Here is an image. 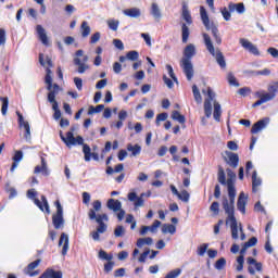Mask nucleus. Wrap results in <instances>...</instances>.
I'll return each instance as SVG.
<instances>
[{"label": "nucleus", "mask_w": 278, "mask_h": 278, "mask_svg": "<svg viewBox=\"0 0 278 278\" xmlns=\"http://www.w3.org/2000/svg\"><path fill=\"white\" fill-rule=\"evenodd\" d=\"M219 184L222 186H227L228 188V200H224L223 205L224 210L227 214L226 225H229L231 231L232 240H247V235L244 233V229L242 228V224H238V219H236L235 211H233V203H236V176H225L220 175L218 177ZM240 233V236H239Z\"/></svg>", "instance_id": "nucleus-1"}, {"label": "nucleus", "mask_w": 278, "mask_h": 278, "mask_svg": "<svg viewBox=\"0 0 278 278\" xmlns=\"http://www.w3.org/2000/svg\"><path fill=\"white\" fill-rule=\"evenodd\" d=\"M101 201L96 200L92 202V207L88 211L89 220H96L99 225L97 230L90 233L92 240L96 242H99L100 240L99 233H105V231H108V225L105 223L110 220L108 214H97V212H101Z\"/></svg>", "instance_id": "nucleus-2"}, {"label": "nucleus", "mask_w": 278, "mask_h": 278, "mask_svg": "<svg viewBox=\"0 0 278 278\" xmlns=\"http://www.w3.org/2000/svg\"><path fill=\"white\" fill-rule=\"evenodd\" d=\"M197 55V48L194 45L189 43L184 50V58L180 61V66L188 79V81H192L194 77V67L192 65V58Z\"/></svg>", "instance_id": "nucleus-3"}, {"label": "nucleus", "mask_w": 278, "mask_h": 278, "mask_svg": "<svg viewBox=\"0 0 278 278\" xmlns=\"http://www.w3.org/2000/svg\"><path fill=\"white\" fill-rule=\"evenodd\" d=\"M202 36L208 53H211L213 58H215L218 66H220V68H227V62L225 61V55L219 49L216 50L214 48V43H212V38L210 37V35H207V33H204Z\"/></svg>", "instance_id": "nucleus-4"}, {"label": "nucleus", "mask_w": 278, "mask_h": 278, "mask_svg": "<svg viewBox=\"0 0 278 278\" xmlns=\"http://www.w3.org/2000/svg\"><path fill=\"white\" fill-rule=\"evenodd\" d=\"M200 16L205 29L207 31H212L216 45H223V38L218 35V27L214 25V23H210V15H207L205 7H200Z\"/></svg>", "instance_id": "nucleus-5"}, {"label": "nucleus", "mask_w": 278, "mask_h": 278, "mask_svg": "<svg viewBox=\"0 0 278 278\" xmlns=\"http://www.w3.org/2000/svg\"><path fill=\"white\" fill-rule=\"evenodd\" d=\"M59 92L60 85L53 84V91L48 93V101L51 103L52 110L54 111V121H60V118H62V111H60V105L58 104V100H55V97H58Z\"/></svg>", "instance_id": "nucleus-6"}, {"label": "nucleus", "mask_w": 278, "mask_h": 278, "mask_svg": "<svg viewBox=\"0 0 278 278\" xmlns=\"http://www.w3.org/2000/svg\"><path fill=\"white\" fill-rule=\"evenodd\" d=\"M36 197H38L36 189H30L27 191V198L34 201L35 205H37L40 211L46 212V214H51V208L49 206V202L47 201V197L41 195V201Z\"/></svg>", "instance_id": "nucleus-7"}, {"label": "nucleus", "mask_w": 278, "mask_h": 278, "mask_svg": "<svg viewBox=\"0 0 278 278\" xmlns=\"http://www.w3.org/2000/svg\"><path fill=\"white\" fill-rule=\"evenodd\" d=\"M54 205L56 207V214L52 216V224L54 225V228L62 229V227H64V207H62L59 200L54 202Z\"/></svg>", "instance_id": "nucleus-8"}, {"label": "nucleus", "mask_w": 278, "mask_h": 278, "mask_svg": "<svg viewBox=\"0 0 278 278\" xmlns=\"http://www.w3.org/2000/svg\"><path fill=\"white\" fill-rule=\"evenodd\" d=\"M60 138L64 142V144H66V147H71V146L75 147V144H79L84 147V144H86L84 143V137L77 136L75 138V136L73 135V131H67L66 137H64V134L60 131Z\"/></svg>", "instance_id": "nucleus-9"}, {"label": "nucleus", "mask_w": 278, "mask_h": 278, "mask_svg": "<svg viewBox=\"0 0 278 278\" xmlns=\"http://www.w3.org/2000/svg\"><path fill=\"white\" fill-rule=\"evenodd\" d=\"M76 58L74 59L75 66H78V73L83 75V73H86L88 71V65L86 64L88 62V55L84 54V50H77L75 53Z\"/></svg>", "instance_id": "nucleus-10"}, {"label": "nucleus", "mask_w": 278, "mask_h": 278, "mask_svg": "<svg viewBox=\"0 0 278 278\" xmlns=\"http://www.w3.org/2000/svg\"><path fill=\"white\" fill-rule=\"evenodd\" d=\"M16 116H17V123L18 127L21 129H24V138L25 140H31V127L29 126V122L25 121L23 117V114L21 112L16 111Z\"/></svg>", "instance_id": "nucleus-11"}, {"label": "nucleus", "mask_w": 278, "mask_h": 278, "mask_svg": "<svg viewBox=\"0 0 278 278\" xmlns=\"http://www.w3.org/2000/svg\"><path fill=\"white\" fill-rule=\"evenodd\" d=\"M224 162L230 166V168H238V164H240V156L238 153H233L231 151H225Z\"/></svg>", "instance_id": "nucleus-12"}, {"label": "nucleus", "mask_w": 278, "mask_h": 278, "mask_svg": "<svg viewBox=\"0 0 278 278\" xmlns=\"http://www.w3.org/2000/svg\"><path fill=\"white\" fill-rule=\"evenodd\" d=\"M268 123H270L269 117H264L263 119H260L258 122L253 124L251 128V134H260L262 129H266V127L268 126Z\"/></svg>", "instance_id": "nucleus-13"}, {"label": "nucleus", "mask_w": 278, "mask_h": 278, "mask_svg": "<svg viewBox=\"0 0 278 278\" xmlns=\"http://www.w3.org/2000/svg\"><path fill=\"white\" fill-rule=\"evenodd\" d=\"M128 201H131L135 207H142L144 205V193H141L140 197L136 192L128 193Z\"/></svg>", "instance_id": "nucleus-14"}, {"label": "nucleus", "mask_w": 278, "mask_h": 278, "mask_svg": "<svg viewBox=\"0 0 278 278\" xmlns=\"http://www.w3.org/2000/svg\"><path fill=\"white\" fill-rule=\"evenodd\" d=\"M240 45L243 49H247V51L252 53V55H260V49H257L251 41L242 38L240 39Z\"/></svg>", "instance_id": "nucleus-15"}, {"label": "nucleus", "mask_w": 278, "mask_h": 278, "mask_svg": "<svg viewBox=\"0 0 278 278\" xmlns=\"http://www.w3.org/2000/svg\"><path fill=\"white\" fill-rule=\"evenodd\" d=\"M247 263L249 264L248 270L250 275H255V269L262 273V263H258L255 258L248 257Z\"/></svg>", "instance_id": "nucleus-16"}, {"label": "nucleus", "mask_w": 278, "mask_h": 278, "mask_svg": "<svg viewBox=\"0 0 278 278\" xmlns=\"http://www.w3.org/2000/svg\"><path fill=\"white\" fill-rule=\"evenodd\" d=\"M249 195H247L243 191L239 194V199L237 202V207L241 214H247V201Z\"/></svg>", "instance_id": "nucleus-17"}, {"label": "nucleus", "mask_w": 278, "mask_h": 278, "mask_svg": "<svg viewBox=\"0 0 278 278\" xmlns=\"http://www.w3.org/2000/svg\"><path fill=\"white\" fill-rule=\"evenodd\" d=\"M36 31L40 42H42L45 47H49V37H47V30H45V27H42V25H37Z\"/></svg>", "instance_id": "nucleus-18"}, {"label": "nucleus", "mask_w": 278, "mask_h": 278, "mask_svg": "<svg viewBox=\"0 0 278 278\" xmlns=\"http://www.w3.org/2000/svg\"><path fill=\"white\" fill-rule=\"evenodd\" d=\"M83 153L85 155V162H90L91 159H93L96 161L99 160V154L92 153L90 146H88V143L83 144Z\"/></svg>", "instance_id": "nucleus-19"}, {"label": "nucleus", "mask_w": 278, "mask_h": 278, "mask_svg": "<svg viewBox=\"0 0 278 278\" xmlns=\"http://www.w3.org/2000/svg\"><path fill=\"white\" fill-rule=\"evenodd\" d=\"M123 14L125 16H128L129 18H140L142 16V11L138 8H130V9H125L123 11Z\"/></svg>", "instance_id": "nucleus-20"}, {"label": "nucleus", "mask_w": 278, "mask_h": 278, "mask_svg": "<svg viewBox=\"0 0 278 278\" xmlns=\"http://www.w3.org/2000/svg\"><path fill=\"white\" fill-rule=\"evenodd\" d=\"M62 255H66L68 253V235H66V232L61 233L59 247H62Z\"/></svg>", "instance_id": "nucleus-21"}, {"label": "nucleus", "mask_w": 278, "mask_h": 278, "mask_svg": "<svg viewBox=\"0 0 278 278\" xmlns=\"http://www.w3.org/2000/svg\"><path fill=\"white\" fill-rule=\"evenodd\" d=\"M51 75H53V72L51 71V68L47 67L45 81L47 84V90H49V92H53V77Z\"/></svg>", "instance_id": "nucleus-22"}, {"label": "nucleus", "mask_w": 278, "mask_h": 278, "mask_svg": "<svg viewBox=\"0 0 278 278\" xmlns=\"http://www.w3.org/2000/svg\"><path fill=\"white\" fill-rule=\"evenodd\" d=\"M62 271L61 270H53L52 268H48L43 271V274L39 278H62Z\"/></svg>", "instance_id": "nucleus-23"}, {"label": "nucleus", "mask_w": 278, "mask_h": 278, "mask_svg": "<svg viewBox=\"0 0 278 278\" xmlns=\"http://www.w3.org/2000/svg\"><path fill=\"white\" fill-rule=\"evenodd\" d=\"M40 266V260L34 261L33 263L28 264L25 274L29 277H36L38 275V271H31L35 270V268H38Z\"/></svg>", "instance_id": "nucleus-24"}, {"label": "nucleus", "mask_w": 278, "mask_h": 278, "mask_svg": "<svg viewBox=\"0 0 278 278\" xmlns=\"http://www.w3.org/2000/svg\"><path fill=\"white\" fill-rule=\"evenodd\" d=\"M106 207L112 210V212H118V210L123 207V203H121L118 200L110 199L106 203Z\"/></svg>", "instance_id": "nucleus-25"}, {"label": "nucleus", "mask_w": 278, "mask_h": 278, "mask_svg": "<svg viewBox=\"0 0 278 278\" xmlns=\"http://www.w3.org/2000/svg\"><path fill=\"white\" fill-rule=\"evenodd\" d=\"M181 16L187 25H192V15L190 14V10H188V4H186V2L182 3Z\"/></svg>", "instance_id": "nucleus-26"}, {"label": "nucleus", "mask_w": 278, "mask_h": 278, "mask_svg": "<svg viewBox=\"0 0 278 278\" xmlns=\"http://www.w3.org/2000/svg\"><path fill=\"white\" fill-rule=\"evenodd\" d=\"M23 160V151L17 150L13 156V164L11 166V173H14V169L18 166V162Z\"/></svg>", "instance_id": "nucleus-27"}, {"label": "nucleus", "mask_w": 278, "mask_h": 278, "mask_svg": "<svg viewBox=\"0 0 278 278\" xmlns=\"http://www.w3.org/2000/svg\"><path fill=\"white\" fill-rule=\"evenodd\" d=\"M152 244H153V238L151 237L139 238L137 240L138 249H142V247H151Z\"/></svg>", "instance_id": "nucleus-28"}, {"label": "nucleus", "mask_w": 278, "mask_h": 278, "mask_svg": "<svg viewBox=\"0 0 278 278\" xmlns=\"http://www.w3.org/2000/svg\"><path fill=\"white\" fill-rule=\"evenodd\" d=\"M256 97H258V99H261V101L263 103H268V101H273V99H275V94L270 93V92H256Z\"/></svg>", "instance_id": "nucleus-29"}, {"label": "nucleus", "mask_w": 278, "mask_h": 278, "mask_svg": "<svg viewBox=\"0 0 278 278\" xmlns=\"http://www.w3.org/2000/svg\"><path fill=\"white\" fill-rule=\"evenodd\" d=\"M150 14L153 15V18H155V21H160V18H162V12L160 11V7L157 5V3H152Z\"/></svg>", "instance_id": "nucleus-30"}, {"label": "nucleus", "mask_w": 278, "mask_h": 278, "mask_svg": "<svg viewBox=\"0 0 278 278\" xmlns=\"http://www.w3.org/2000/svg\"><path fill=\"white\" fill-rule=\"evenodd\" d=\"M127 151H129L131 153V155L134 157H136V155H140L141 151H142V147H140V144H131L128 143L127 144Z\"/></svg>", "instance_id": "nucleus-31"}, {"label": "nucleus", "mask_w": 278, "mask_h": 278, "mask_svg": "<svg viewBox=\"0 0 278 278\" xmlns=\"http://www.w3.org/2000/svg\"><path fill=\"white\" fill-rule=\"evenodd\" d=\"M181 38L184 45H186L188 42V38H190V28L186 23L181 24Z\"/></svg>", "instance_id": "nucleus-32"}, {"label": "nucleus", "mask_w": 278, "mask_h": 278, "mask_svg": "<svg viewBox=\"0 0 278 278\" xmlns=\"http://www.w3.org/2000/svg\"><path fill=\"white\" fill-rule=\"evenodd\" d=\"M228 9L230 12H233L235 10L238 12V14H244V3H229Z\"/></svg>", "instance_id": "nucleus-33"}, {"label": "nucleus", "mask_w": 278, "mask_h": 278, "mask_svg": "<svg viewBox=\"0 0 278 278\" xmlns=\"http://www.w3.org/2000/svg\"><path fill=\"white\" fill-rule=\"evenodd\" d=\"M0 101L2 103L1 114H2V116H7L8 108L10 106V99L8 97H0Z\"/></svg>", "instance_id": "nucleus-34"}, {"label": "nucleus", "mask_w": 278, "mask_h": 278, "mask_svg": "<svg viewBox=\"0 0 278 278\" xmlns=\"http://www.w3.org/2000/svg\"><path fill=\"white\" fill-rule=\"evenodd\" d=\"M222 115H223V111L220 110V103L214 102L213 117L217 123H220Z\"/></svg>", "instance_id": "nucleus-35"}, {"label": "nucleus", "mask_w": 278, "mask_h": 278, "mask_svg": "<svg viewBox=\"0 0 278 278\" xmlns=\"http://www.w3.org/2000/svg\"><path fill=\"white\" fill-rule=\"evenodd\" d=\"M161 230L162 233H170L173 236L177 232V227H175V225L172 224H164Z\"/></svg>", "instance_id": "nucleus-36"}, {"label": "nucleus", "mask_w": 278, "mask_h": 278, "mask_svg": "<svg viewBox=\"0 0 278 278\" xmlns=\"http://www.w3.org/2000/svg\"><path fill=\"white\" fill-rule=\"evenodd\" d=\"M39 63L41 66H46L48 64V68H53V61L51 60V58L46 56V62H45V54L42 53L39 54Z\"/></svg>", "instance_id": "nucleus-37"}, {"label": "nucleus", "mask_w": 278, "mask_h": 278, "mask_svg": "<svg viewBox=\"0 0 278 278\" xmlns=\"http://www.w3.org/2000/svg\"><path fill=\"white\" fill-rule=\"evenodd\" d=\"M172 118H173V121H177L178 123H180V125L186 124V116L181 115V113H179V111H173Z\"/></svg>", "instance_id": "nucleus-38"}, {"label": "nucleus", "mask_w": 278, "mask_h": 278, "mask_svg": "<svg viewBox=\"0 0 278 278\" xmlns=\"http://www.w3.org/2000/svg\"><path fill=\"white\" fill-rule=\"evenodd\" d=\"M262 186V178L257 177V175L252 176V192H257V188Z\"/></svg>", "instance_id": "nucleus-39"}, {"label": "nucleus", "mask_w": 278, "mask_h": 278, "mask_svg": "<svg viewBox=\"0 0 278 278\" xmlns=\"http://www.w3.org/2000/svg\"><path fill=\"white\" fill-rule=\"evenodd\" d=\"M81 36L84 38H88L90 36V26L88 25V22H83L80 26Z\"/></svg>", "instance_id": "nucleus-40"}, {"label": "nucleus", "mask_w": 278, "mask_h": 278, "mask_svg": "<svg viewBox=\"0 0 278 278\" xmlns=\"http://www.w3.org/2000/svg\"><path fill=\"white\" fill-rule=\"evenodd\" d=\"M35 173H42L43 175H47V161L45 160V157H41V166L37 165L35 167Z\"/></svg>", "instance_id": "nucleus-41"}, {"label": "nucleus", "mask_w": 278, "mask_h": 278, "mask_svg": "<svg viewBox=\"0 0 278 278\" xmlns=\"http://www.w3.org/2000/svg\"><path fill=\"white\" fill-rule=\"evenodd\" d=\"M192 92H193L194 101L199 104L203 103V98L201 97V91H199V87H197V85L192 86Z\"/></svg>", "instance_id": "nucleus-42"}, {"label": "nucleus", "mask_w": 278, "mask_h": 278, "mask_svg": "<svg viewBox=\"0 0 278 278\" xmlns=\"http://www.w3.org/2000/svg\"><path fill=\"white\" fill-rule=\"evenodd\" d=\"M103 110H105V105L103 104H99L97 106H89V110H88V114L89 115H92V114H99L100 112H103Z\"/></svg>", "instance_id": "nucleus-43"}, {"label": "nucleus", "mask_w": 278, "mask_h": 278, "mask_svg": "<svg viewBox=\"0 0 278 278\" xmlns=\"http://www.w3.org/2000/svg\"><path fill=\"white\" fill-rule=\"evenodd\" d=\"M204 113L206 118H210V116H212V100L204 101Z\"/></svg>", "instance_id": "nucleus-44"}, {"label": "nucleus", "mask_w": 278, "mask_h": 278, "mask_svg": "<svg viewBox=\"0 0 278 278\" xmlns=\"http://www.w3.org/2000/svg\"><path fill=\"white\" fill-rule=\"evenodd\" d=\"M99 260H105L106 262H112L114 256L112 254H108L104 250H100L98 254Z\"/></svg>", "instance_id": "nucleus-45"}, {"label": "nucleus", "mask_w": 278, "mask_h": 278, "mask_svg": "<svg viewBox=\"0 0 278 278\" xmlns=\"http://www.w3.org/2000/svg\"><path fill=\"white\" fill-rule=\"evenodd\" d=\"M177 197L184 203H188V201H190V193L186 190H181L180 192H178Z\"/></svg>", "instance_id": "nucleus-46"}, {"label": "nucleus", "mask_w": 278, "mask_h": 278, "mask_svg": "<svg viewBox=\"0 0 278 278\" xmlns=\"http://www.w3.org/2000/svg\"><path fill=\"white\" fill-rule=\"evenodd\" d=\"M227 80L230 86H235L236 88L240 86V83H238V80L236 79V76L231 72L228 73Z\"/></svg>", "instance_id": "nucleus-47"}, {"label": "nucleus", "mask_w": 278, "mask_h": 278, "mask_svg": "<svg viewBox=\"0 0 278 278\" xmlns=\"http://www.w3.org/2000/svg\"><path fill=\"white\" fill-rule=\"evenodd\" d=\"M210 248L208 243H202L200 247H198L197 253L200 257H203L205 253H207V249Z\"/></svg>", "instance_id": "nucleus-48"}, {"label": "nucleus", "mask_w": 278, "mask_h": 278, "mask_svg": "<svg viewBox=\"0 0 278 278\" xmlns=\"http://www.w3.org/2000/svg\"><path fill=\"white\" fill-rule=\"evenodd\" d=\"M126 58H127V60H130L131 62H136V60H138L140 58V53H138V51H136V50H131V51L127 52Z\"/></svg>", "instance_id": "nucleus-49"}, {"label": "nucleus", "mask_w": 278, "mask_h": 278, "mask_svg": "<svg viewBox=\"0 0 278 278\" xmlns=\"http://www.w3.org/2000/svg\"><path fill=\"white\" fill-rule=\"evenodd\" d=\"M243 268H244V256L239 255L237 257L236 270H238V273H241V270H243Z\"/></svg>", "instance_id": "nucleus-50"}, {"label": "nucleus", "mask_w": 278, "mask_h": 278, "mask_svg": "<svg viewBox=\"0 0 278 278\" xmlns=\"http://www.w3.org/2000/svg\"><path fill=\"white\" fill-rule=\"evenodd\" d=\"M225 266H227V260H225V257H220L215 263L216 270H223V268H225Z\"/></svg>", "instance_id": "nucleus-51"}, {"label": "nucleus", "mask_w": 278, "mask_h": 278, "mask_svg": "<svg viewBox=\"0 0 278 278\" xmlns=\"http://www.w3.org/2000/svg\"><path fill=\"white\" fill-rule=\"evenodd\" d=\"M269 94H274V98L278 94V81H275L273 85H269L267 88Z\"/></svg>", "instance_id": "nucleus-52"}, {"label": "nucleus", "mask_w": 278, "mask_h": 278, "mask_svg": "<svg viewBox=\"0 0 278 278\" xmlns=\"http://www.w3.org/2000/svg\"><path fill=\"white\" fill-rule=\"evenodd\" d=\"M114 236L115 238H123V236H125V227L117 226L114 230Z\"/></svg>", "instance_id": "nucleus-53"}, {"label": "nucleus", "mask_w": 278, "mask_h": 278, "mask_svg": "<svg viewBox=\"0 0 278 278\" xmlns=\"http://www.w3.org/2000/svg\"><path fill=\"white\" fill-rule=\"evenodd\" d=\"M166 71H167L169 77L173 79V81H175L177 84V76H175V71L173 70V65L167 64Z\"/></svg>", "instance_id": "nucleus-54"}, {"label": "nucleus", "mask_w": 278, "mask_h": 278, "mask_svg": "<svg viewBox=\"0 0 278 278\" xmlns=\"http://www.w3.org/2000/svg\"><path fill=\"white\" fill-rule=\"evenodd\" d=\"M149 253H151V250L147 248L144 252L141 253V255L139 256L138 262H140L141 264H144V262H147V257H149Z\"/></svg>", "instance_id": "nucleus-55"}, {"label": "nucleus", "mask_w": 278, "mask_h": 278, "mask_svg": "<svg viewBox=\"0 0 278 278\" xmlns=\"http://www.w3.org/2000/svg\"><path fill=\"white\" fill-rule=\"evenodd\" d=\"M162 225V222L154 220L153 225L149 226L151 233H157V228Z\"/></svg>", "instance_id": "nucleus-56"}, {"label": "nucleus", "mask_w": 278, "mask_h": 278, "mask_svg": "<svg viewBox=\"0 0 278 278\" xmlns=\"http://www.w3.org/2000/svg\"><path fill=\"white\" fill-rule=\"evenodd\" d=\"M108 25L112 29V31H117L118 30V21L111 20V21L108 22Z\"/></svg>", "instance_id": "nucleus-57"}, {"label": "nucleus", "mask_w": 278, "mask_h": 278, "mask_svg": "<svg viewBox=\"0 0 278 278\" xmlns=\"http://www.w3.org/2000/svg\"><path fill=\"white\" fill-rule=\"evenodd\" d=\"M113 45L119 51H123L125 49V45L123 43V41L121 39H114Z\"/></svg>", "instance_id": "nucleus-58"}, {"label": "nucleus", "mask_w": 278, "mask_h": 278, "mask_svg": "<svg viewBox=\"0 0 278 278\" xmlns=\"http://www.w3.org/2000/svg\"><path fill=\"white\" fill-rule=\"evenodd\" d=\"M74 84H75L77 90H81L84 88V80L79 77L74 78Z\"/></svg>", "instance_id": "nucleus-59"}, {"label": "nucleus", "mask_w": 278, "mask_h": 278, "mask_svg": "<svg viewBox=\"0 0 278 278\" xmlns=\"http://www.w3.org/2000/svg\"><path fill=\"white\" fill-rule=\"evenodd\" d=\"M101 40V33L97 31L94 33L91 38H90V43L91 45H97V41Z\"/></svg>", "instance_id": "nucleus-60"}, {"label": "nucleus", "mask_w": 278, "mask_h": 278, "mask_svg": "<svg viewBox=\"0 0 278 278\" xmlns=\"http://www.w3.org/2000/svg\"><path fill=\"white\" fill-rule=\"evenodd\" d=\"M245 249H251V247H255L257 244V238L252 237L248 242L244 243Z\"/></svg>", "instance_id": "nucleus-61"}, {"label": "nucleus", "mask_w": 278, "mask_h": 278, "mask_svg": "<svg viewBox=\"0 0 278 278\" xmlns=\"http://www.w3.org/2000/svg\"><path fill=\"white\" fill-rule=\"evenodd\" d=\"M222 16H223L224 20H226V21H231V12H229V11L227 10V8H224V9L222 10Z\"/></svg>", "instance_id": "nucleus-62"}, {"label": "nucleus", "mask_w": 278, "mask_h": 278, "mask_svg": "<svg viewBox=\"0 0 278 278\" xmlns=\"http://www.w3.org/2000/svg\"><path fill=\"white\" fill-rule=\"evenodd\" d=\"M227 148L230 151H238V143H236V141H228L227 142Z\"/></svg>", "instance_id": "nucleus-63"}, {"label": "nucleus", "mask_w": 278, "mask_h": 278, "mask_svg": "<svg viewBox=\"0 0 278 278\" xmlns=\"http://www.w3.org/2000/svg\"><path fill=\"white\" fill-rule=\"evenodd\" d=\"M267 52L273 56V58H278V50L276 48H268Z\"/></svg>", "instance_id": "nucleus-64"}]
</instances>
